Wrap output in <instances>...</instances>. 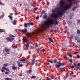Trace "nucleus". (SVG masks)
<instances>
[{"mask_svg": "<svg viewBox=\"0 0 80 80\" xmlns=\"http://www.w3.org/2000/svg\"><path fill=\"white\" fill-rule=\"evenodd\" d=\"M68 1L69 2V4L68 5H65V9H68L69 8L71 7V5H72V0H68Z\"/></svg>", "mask_w": 80, "mask_h": 80, "instance_id": "nucleus-1", "label": "nucleus"}, {"mask_svg": "<svg viewBox=\"0 0 80 80\" xmlns=\"http://www.w3.org/2000/svg\"><path fill=\"white\" fill-rule=\"evenodd\" d=\"M53 20H50L48 21H46L44 22V24L46 25H50V24L53 23Z\"/></svg>", "mask_w": 80, "mask_h": 80, "instance_id": "nucleus-2", "label": "nucleus"}, {"mask_svg": "<svg viewBox=\"0 0 80 80\" xmlns=\"http://www.w3.org/2000/svg\"><path fill=\"white\" fill-rule=\"evenodd\" d=\"M43 30V27H42V28H39L37 30H36V32L38 33H41Z\"/></svg>", "mask_w": 80, "mask_h": 80, "instance_id": "nucleus-3", "label": "nucleus"}, {"mask_svg": "<svg viewBox=\"0 0 80 80\" xmlns=\"http://www.w3.org/2000/svg\"><path fill=\"white\" fill-rule=\"evenodd\" d=\"M6 40H7V41H8V42H11L15 40V38H11L9 37H7L6 38Z\"/></svg>", "mask_w": 80, "mask_h": 80, "instance_id": "nucleus-4", "label": "nucleus"}, {"mask_svg": "<svg viewBox=\"0 0 80 80\" xmlns=\"http://www.w3.org/2000/svg\"><path fill=\"white\" fill-rule=\"evenodd\" d=\"M35 59L34 58L32 60V62H29V64L30 65H33L34 64H35Z\"/></svg>", "mask_w": 80, "mask_h": 80, "instance_id": "nucleus-5", "label": "nucleus"}, {"mask_svg": "<svg viewBox=\"0 0 80 80\" xmlns=\"http://www.w3.org/2000/svg\"><path fill=\"white\" fill-rule=\"evenodd\" d=\"M2 69L1 71V72H4V70H6V71H9V69L8 68H7L6 67H5V66H3L2 67Z\"/></svg>", "mask_w": 80, "mask_h": 80, "instance_id": "nucleus-6", "label": "nucleus"}, {"mask_svg": "<svg viewBox=\"0 0 80 80\" xmlns=\"http://www.w3.org/2000/svg\"><path fill=\"white\" fill-rule=\"evenodd\" d=\"M60 4L61 7L63 8V7L64 4H65V2H64L63 1L61 0L60 2Z\"/></svg>", "mask_w": 80, "mask_h": 80, "instance_id": "nucleus-7", "label": "nucleus"}, {"mask_svg": "<svg viewBox=\"0 0 80 80\" xmlns=\"http://www.w3.org/2000/svg\"><path fill=\"white\" fill-rule=\"evenodd\" d=\"M5 50L6 52H8V54H10V49L8 48H5Z\"/></svg>", "mask_w": 80, "mask_h": 80, "instance_id": "nucleus-8", "label": "nucleus"}, {"mask_svg": "<svg viewBox=\"0 0 80 80\" xmlns=\"http://www.w3.org/2000/svg\"><path fill=\"white\" fill-rule=\"evenodd\" d=\"M52 17L54 18H57L58 17V14H52L51 15Z\"/></svg>", "mask_w": 80, "mask_h": 80, "instance_id": "nucleus-9", "label": "nucleus"}, {"mask_svg": "<svg viewBox=\"0 0 80 80\" xmlns=\"http://www.w3.org/2000/svg\"><path fill=\"white\" fill-rule=\"evenodd\" d=\"M58 15H63V11H58Z\"/></svg>", "mask_w": 80, "mask_h": 80, "instance_id": "nucleus-10", "label": "nucleus"}, {"mask_svg": "<svg viewBox=\"0 0 80 80\" xmlns=\"http://www.w3.org/2000/svg\"><path fill=\"white\" fill-rule=\"evenodd\" d=\"M18 67H22L23 66V64H20V62H18Z\"/></svg>", "mask_w": 80, "mask_h": 80, "instance_id": "nucleus-11", "label": "nucleus"}, {"mask_svg": "<svg viewBox=\"0 0 80 80\" xmlns=\"http://www.w3.org/2000/svg\"><path fill=\"white\" fill-rule=\"evenodd\" d=\"M21 31L23 33H26V32H27L28 30L27 29L25 28L24 29H22L21 30Z\"/></svg>", "mask_w": 80, "mask_h": 80, "instance_id": "nucleus-12", "label": "nucleus"}, {"mask_svg": "<svg viewBox=\"0 0 80 80\" xmlns=\"http://www.w3.org/2000/svg\"><path fill=\"white\" fill-rule=\"evenodd\" d=\"M48 39L49 41V43H53V40L52 39L50 38H49Z\"/></svg>", "mask_w": 80, "mask_h": 80, "instance_id": "nucleus-13", "label": "nucleus"}, {"mask_svg": "<svg viewBox=\"0 0 80 80\" xmlns=\"http://www.w3.org/2000/svg\"><path fill=\"white\" fill-rule=\"evenodd\" d=\"M65 63H61L60 64H57V67H60L62 66V65H65Z\"/></svg>", "mask_w": 80, "mask_h": 80, "instance_id": "nucleus-14", "label": "nucleus"}, {"mask_svg": "<svg viewBox=\"0 0 80 80\" xmlns=\"http://www.w3.org/2000/svg\"><path fill=\"white\" fill-rule=\"evenodd\" d=\"M35 5H36V2H35V1H34L33 3H32L31 4V5L32 7L35 6Z\"/></svg>", "mask_w": 80, "mask_h": 80, "instance_id": "nucleus-15", "label": "nucleus"}, {"mask_svg": "<svg viewBox=\"0 0 80 80\" xmlns=\"http://www.w3.org/2000/svg\"><path fill=\"white\" fill-rule=\"evenodd\" d=\"M27 25H28V26H29L30 25H33V23L30 22L27 23Z\"/></svg>", "mask_w": 80, "mask_h": 80, "instance_id": "nucleus-16", "label": "nucleus"}, {"mask_svg": "<svg viewBox=\"0 0 80 80\" xmlns=\"http://www.w3.org/2000/svg\"><path fill=\"white\" fill-rule=\"evenodd\" d=\"M27 60V59L26 58H23L21 59L20 60V61H21V62H25Z\"/></svg>", "mask_w": 80, "mask_h": 80, "instance_id": "nucleus-17", "label": "nucleus"}, {"mask_svg": "<svg viewBox=\"0 0 80 80\" xmlns=\"http://www.w3.org/2000/svg\"><path fill=\"white\" fill-rule=\"evenodd\" d=\"M31 35V34L29 32H27L26 34V36H28V37H30Z\"/></svg>", "mask_w": 80, "mask_h": 80, "instance_id": "nucleus-18", "label": "nucleus"}, {"mask_svg": "<svg viewBox=\"0 0 80 80\" xmlns=\"http://www.w3.org/2000/svg\"><path fill=\"white\" fill-rule=\"evenodd\" d=\"M9 36L10 38H14V37H15V36L12 34L9 35Z\"/></svg>", "mask_w": 80, "mask_h": 80, "instance_id": "nucleus-19", "label": "nucleus"}, {"mask_svg": "<svg viewBox=\"0 0 80 80\" xmlns=\"http://www.w3.org/2000/svg\"><path fill=\"white\" fill-rule=\"evenodd\" d=\"M8 17H9V18H10L11 20H13V17H12V16L9 15Z\"/></svg>", "mask_w": 80, "mask_h": 80, "instance_id": "nucleus-20", "label": "nucleus"}, {"mask_svg": "<svg viewBox=\"0 0 80 80\" xmlns=\"http://www.w3.org/2000/svg\"><path fill=\"white\" fill-rule=\"evenodd\" d=\"M5 31L4 29H0V32H5Z\"/></svg>", "mask_w": 80, "mask_h": 80, "instance_id": "nucleus-21", "label": "nucleus"}, {"mask_svg": "<svg viewBox=\"0 0 80 80\" xmlns=\"http://www.w3.org/2000/svg\"><path fill=\"white\" fill-rule=\"evenodd\" d=\"M12 70H15L16 69V67H15V65L12 66Z\"/></svg>", "mask_w": 80, "mask_h": 80, "instance_id": "nucleus-22", "label": "nucleus"}, {"mask_svg": "<svg viewBox=\"0 0 80 80\" xmlns=\"http://www.w3.org/2000/svg\"><path fill=\"white\" fill-rule=\"evenodd\" d=\"M29 47V43H28V42H27V44L26 45V47L28 48Z\"/></svg>", "mask_w": 80, "mask_h": 80, "instance_id": "nucleus-23", "label": "nucleus"}, {"mask_svg": "<svg viewBox=\"0 0 80 80\" xmlns=\"http://www.w3.org/2000/svg\"><path fill=\"white\" fill-rule=\"evenodd\" d=\"M47 14H44V15L43 16V18H47Z\"/></svg>", "mask_w": 80, "mask_h": 80, "instance_id": "nucleus-24", "label": "nucleus"}, {"mask_svg": "<svg viewBox=\"0 0 80 80\" xmlns=\"http://www.w3.org/2000/svg\"><path fill=\"white\" fill-rule=\"evenodd\" d=\"M36 78V76H32L31 77V79H32V78Z\"/></svg>", "mask_w": 80, "mask_h": 80, "instance_id": "nucleus-25", "label": "nucleus"}, {"mask_svg": "<svg viewBox=\"0 0 80 80\" xmlns=\"http://www.w3.org/2000/svg\"><path fill=\"white\" fill-rule=\"evenodd\" d=\"M27 40V38L26 37H24L23 38V40L24 42H25L26 41V40Z\"/></svg>", "mask_w": 80, "mask_h": 80, "instance_id": "nucleus-26", "label": "nucleus"}, {"mask_svg": "<svg viewBox=\"0 0 80 80\" xmlns=\"http://www.w3.org/2000/svg\"><path fill=\"white\" fill-rule=\"evenodd\" d=\"M24 25L26 28H27V25H27V24L26 23H25Z\"/></svg>", "mask_w": 80, "mask_h": 80, "instance_id": "nucleus-27", "label": "nucleus"}, {"mask_svg": "<svg viewBox=\"0 0 80 80\" xmlns=\"http://www.w3.org/2000/svg\"><path fill=\"white\" fill-rule=\"evenodd\" d=\"M58 61L57 59H54L53 60V62L54 63H57V62Z\"/></svg>", "mask_w": 80, "mask_h": 80, "instance_id": "nucleus-28", "label": "nucleus"}, {"mask_svg": "<svg viewBox=\"0 0 80 80\" xmlns=\"http://www.w3.org/2000/svg\"><path fill=\"white\" fill-rule=\"evenodd\" d=\"M78 8V7H77V6H76V7H75L73 8L72 10H73V11H74V10H75V9H76V8Z\"/></svg>", "mask_w": 80, "mask_h": 80, "instance_id": "nucleus-29", "label": "nucleus"}, {"mask_svg": "<svg viewBox=\"0 0 80 80\" xmlns=\"http://www.w3.org/2000/svg\"><path fill=\"white\" fill-rule=\"evenodd\" d=\"M61 71H63V70H65V68H60Z\"/></svg>", "mask_w": 80, "mask_h": 80, "instance_id": "nucleus-30", "label": "nucleus"}, {"mask_svg": "<svg viewBox=\"0 0 80 80\" xmlns=\"http://www.w3.org/2000/svg\"><path fill=\"white\" fill-rule=\"evenodd\" d=\"M71 68L72 70H73V68H74V66H72L71 67Z\"/></svg>", "mask_w": 80, "mask_h": 80, "instance_id": "nucleus-31", "label": "nucleus"}, {"mask_svg": "<svg viewBox=\"0 0 80 80\" xmlns=\"http://www.w3.org/2000/svg\"><path fill=\"white\" fill-rule=\"evenodd\" d=\"M68 55L69 56V57H72V55H71V54L70 53H68Z\"/></svg>", "mask_w": 80, "mask_h": 80, "instance_id": "nucleus-32", "label": "nucleus"}, {"mask_svg": "<svg viewBox=\"0 0 80 80\" xmlns=\"http://www.w3.org/2000/svg\"><path fill=\"white\" fill-rule=\"evenodd\" d=\"M16 22V21L15 20H14L13 21V24L14 25H16V23H15Z\"/></svg>", "mask_w": 80, "mask_h": 80, "instance_id": "nucleus-33", "label": "nucleus"}, {"mask_svg": "<svg viewBox=\"0 0 80 80\" xmlns=\"http://www.w3.org/2000/svg\"><path fill=\"white\" fill-rule=\"evenodd\" d=\"M32 70H29L28 71V73H31V72H32Z\"/></svg>", "mask_w": 80, "mask_h": 80, "instance_id": "nucleus-34", "label": "nucleus"}, {"mask_svg": "<svg viewBox=\"0 0 80 80\" xmlns=\"http://www.w3.org/2000/svg\"><path fill=\"white\" fill-rule=\"evenodd\" d=\"M5 75H7L8 74H10V73L8 72H6L5 73Z\"/></svg>", "mask_w": 80, "mask_h": 80, "instance_id": "nucleus-35", "label": "nucleus"}, {"mask_svg": "<svg viewBox=\"0 0 80 80\" xmlns=\"http://www.w3.org/2000/svg\"><path fill=\"white\" fill-rule=\"evenodd\" d=\"M69 62H71V63H72V62H73V60L72 59H70L69 60Z\"/></svg>", "mask_w": 80, "mask_h": 80, "instance_id": "nucleus-36", "label": "nucleus"}, {"mask_svg": "<svg viewBox=\"0 0 80 80\" xmlns=\"http://www.w3.org/2000/svg\"><path fill=\"white\" fill-rule=\"evenodd\" d=\"M73 38V35L71 34V35L70 38L71 39H72V38Z\"/></svg>", "mask_w": 80, "mask_h": 80, "instance_id": "nucleus-37", "label": "nucleus"}, {"mask_svg": "<svg viewBox=\"0 0 80 80\" xmlns=\"http://www.w3.org/2000/svg\"><path fill=\"white\" fill-rule=\"evenodd\" d=\"M8 63L4 64V66H5V67H7V66H8Z\"/></svg>", "mask_w": 80, "mask_h": 80, "instance_id": "nucleus-38", "label": "nucleus"}, {"mask_svg": "<svg viewBox=\"0 0 80 80\" xmlns=\"http://www.w3.org/2000/svg\"><path fill=\"white\" fill-rule=\"evenodd\" d=\"M17 48V46H14L13 47V48Z\"/></svg>", "mask_w": 80, "mask_h": 80, "instance_id": "nucleus-39", "label": "nucleus"}, {"mask_svg": "<svg viewBox=\"0 0 80 80\" xmlns=\"http://www.w3.org/2000/svg\"><path fill=\"white\" fill-rule=\"evenodd\" d=\"M77 33L78 34H80V31L79 30H78V31H77Z\"/></svg>", "mask_w": 80, "mask_h": 80, "instance_id": "nucleus-40", "label": "nucleus"}, {"mask_svg": "<svg viewBox=\"0 0 80 80\" xmlns=\"http://www.w3.org/2000/svg\"><path fill=\"white\" fill-rule=\"evenodd\" d=\"M46 78H47L46 79V80H50V78H49L48 77H47Z\"/></svg>", "mask_w": 80, "mask_h": 80, "instance_id": "nucleus-41", "label": "nucleus"}, {"mask_svg": "<svg viewBox=\"0 0 80 80\" xmlns=\"http://www.w3.org/2000/svg\"><path fill=\"white\" fill-rule=\"evenodd\" d=\"M55 24H56V25H58V22L57 21H56L54 22Z\"/></svg>", "mask_w": 80, "mask_h": 80, "instance_id": "nucleus-42", "label": "nucleus"}, {"mask_svg": "<svg viewBox=\"0 0 80 80\" xmlns=\"http://www.w3.org/2000/svg\"><path fill=\"white\" fill-rule=\"evenodd\" d=\"M39 45L37 44V43H35V46L36 47H38Z\"/></svg>", "mask_w": 80, "mask_h": 80, "instance_id": "nucleus-43", "label": "nucleus"}, {"mask_svg": "<svg viewBox=\"0 0 80 80\" xmlns=\"http://www.w3.org/2000/svg\"><path fill=\"white\" fill-rule=\"evenodd\" d=\"M61 62H60L59 61L57 62V64H59V65H60L61 64Z\"/></svg>", "mask_w": 80, "mask_h": 80, "instance_id": "nucleus-44", "label": "nucleus"}, {"mask_svg": "<svg viewBox=\"0 0 80 80\" xmlns=\"http://www.w3.org/2000/svg\"><path fill=\"white\" fill-rule=\"evenodd\" d=\"M38 8H35L34 9V10H38Z\"/></svg>", "mask_w": 80, "mask_h": 80, "instance_id": "nucleus-45", "label": "nucleus"}, {"mask_svg": "<svg viewBox=\"0 0 80 80\" xmlns=\"http://www.w3.org/2000/svg\"><path fill=\"white\" fill-rule=\"evenodd\" d=\"M78 23H80V20H78Z\"/></svg>", "mask_w": 80, "mask_h": 80, "instance_id": "nucleus-46", "label": "nucleus"}, {"mask_svg": "<svg viewBox=\"0 0 80 80\" xmlns=\"http://www.w3.org/2000/svg\"><path fill=\"white\" fill-rule=\"evenodd\" d=\"M51 78L52 79H54V77L53 76H51Z\"/></svg>", "mask_w": 80, "mask_h": 80, "instance_id": "nucleus-47", "label": "nucleus"}, {"mask_svg": "<svg viewBox=\"0 0 80 80\" xmlns=\"http://www.w3.org/2000/svg\"><path fill=\"white\" fill-rule=\"evenodd\" d=\"M38 18H39V17L38 16H37L36 17V20H38Z\"/></svg>", "mask_w": 80, "mask_h": 80, "instance_id": "nucleus-48", "label": "nucleus"}, {"mask_svg": "<svg viewBox=\"0 0 80 80\" xmlns=\"http://www.w3.org/2000/svg\"><path fill=\"white\" fill-rule=\"evenodd\" d=\"M75 40H77L78 38H77V37H75Z\"/></svg>", "mask_w": 80, "mask_h": 80, "instance_id": "nucleus-49", "label": "nucleus"}, {"mask_svg": "<svg viewBox=\"0 0 80 80\" xmlns=\"http://www.w3.org/2000/svg\"><path fill=\"white\" fill-rule=\"evenodd\" d=\"M49 4H50V3H49V2H47V5H49Z\"/></svg>", "mask_w": 80, "mask_h": 80, "instance_id": "nucleus-50", "label": "nucleus"}, {"mask_svg": "<svg viewBox=\"0 0 80 80\" xmlns=\"http://www.w3.org/2000/svg\"><path fill=\"white\" fill-rule=\"evenodd\" d=\"M37 51L38 53V52H39V51H40V49H37Z\"/></svg>", "mask_w": 80, "mask_h": 80, "instance_id": "nucleus-51", "label": "nucleus"}, {"mask_svg": "<svg viewBox=\"0 0 80 80\" xmlns=\"http://www.w3.org/2000/svg\"><path fill=\"white\" fill-rule=\"evenodd\" d=\"M77 42H78V43H79V42H80V39L78 40H77Z\"/></svg>", "mask_w": 80, "mask_h": 80, "instance_id": "nucleus-52", "label": "nucleus"}, {"mask_svg": "<svg viewBox=\"0 0 80 80\" xmlns=\"http://www.w3.org/2000/svg\"><path fill=\"white\" fill-rule=\"evenodd\" d=\"M77 52H75L74 53V55H76V54H77Z\"/></svg>", "mask_w": 80, "mask_h": 80, "instance_id": "nucleus-53", "label": "nucleus"}, {"mask_svg": "<svg viewBox=\"0 0 80 80\" xmlns=\"http://www.w3.org/2000/svg\"><path fill=\"white\" fill-rule=\"evenodd\" d=\"M53 32V30H51V31L50 32V33H51V32Z\"/></svg>", "mask_w": 80, "mask_h": 80, "instance_id": "nucleus-54", "label": "nucleus"}, {"mask_svg": "<svg viewBox=\"0 0 80 80\" xmlns=\"http://www.w3.org/2000/svg\"><path fill=\"white\" fill-rule=\"evenodd\" d=\"M45 13V11H43L42 12V13L43 14V13Z\"/></svg>", "mask_w": 80, "mask_h": 80, "instance_id": "nucleus-55", "label": "nucleus"}, {"mask_svg": "<svg viewBox=\"0 0 80 80\" xmlns=\"http://www.w3.org/2000/svg\"><path fill=\"white\" fill-rule=\"evenodd\" d=\"M19 76H22V74L20 73V74H19Z\"/></svg>", "mask_w": 80, "mask_h": 80, "instance_id": "nucleus-56", "label": "nucleus"}, {"mask_svg": "<svg viewBox=\"0 0 80 80\" xmlns=\"http://www.w3.org/2000/svg\"><path fill=\"white\" fill-rule=\"evenodd\" d=\"M17 13H18V12H16L15 13V15H17Z\"/></svg>", "mask_w": 80, "mask_h": 80, "instance_id": "nucleus-57", "label": "nucleus"}, {"mask_svg": "<svg viewBox=\"0 0 80 80\" xmlns=\"http://www.w3.org/2000/svg\"><path fill=\"white\" fill-rule=\"evenodd\" d=\"M77 65L78 66H80V63H78V64H77Z\"/></svg>", "mask_w": 80, "mask_h": 80, "instance_id": "nucleus-58", "label": "nucleus"}, {"mask_svg": "<svg viewBox=\"0 0 80 80\" xmlns=\"http://www.w3.org/2000/svg\"><path fill=\"white\" fill-rule=\"evenodd\" d=\"M71 73H72V74H73V71H71Z\"/></svg>", "mask_w": 80, "mask_h": 80, "instance_id": "nucleus-59", "label": "nucleus"}, {"mask_svg": "<svg viewBox=\"0 0 80 80\" xmlns=\"http://www.w3.org/2000/svg\"><path fill=\"white\" fill-rule=\"evenodd\" d=\"M75 48H78V46H77V45H75Z\"/></svg>", "mask_w": 80, "mask_h": 80, "instance_id": "nucleus-60", "label": "nucleus"}, {"mask_svg": "<svg viewBox=\"0 0 80 80\" xmlns=\"http://www.w3.org/2000/svg\"><path fill=\"white\" fill-rule=\"evenodd\" d=\"M50 63H53V62L52 61H50Z\"/></svg>", "mask_w": 80, "mask_h": 80, "instance_id": "nucleus-61", "label": "nucleus"}, {"mask_svg": "<svg viewBox=\"0 0 80 80\" xmlns=\"http://www.w3.org/2000/svg\"><path fill=\"white\" fill-rule=\"evenodd\" d=\"M74 67H77V64H74Z\"/></svg>", "mask_w": 80, "mask_h": 80, "instance_id": "nucleus-62", "label": "nucleus"}, {"mask_svg": "<svg viewBox=\"0 0 80 80\" xmlns=\"http://www.w3.org/2000/svg\"><path fill=\"white\" fill-rule=\"evenodd\" d=\"M10 15H13V13H10Z\"/></svg>", "mask_w": 80, "mask_h": 80, "instance_id": "nucleus-63", "label": "nucleus"}, {"mask_svg": "<svg viewBox=\"0 0 80 80\" xmlns=\"http://www.w3.org/2000/svg\"><path fill=\"white\" fill-rule=\"evenodd\" d=\"M77 58H80V56H79L78 55Z\"/></svg>", "mask_w": 80, "mask_h": 80, "instance_id": "nucleus-64", "label": "nucleus"}]
</instances>
